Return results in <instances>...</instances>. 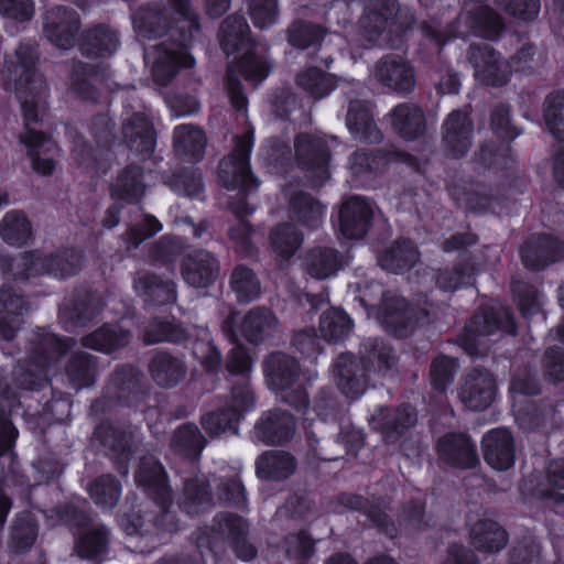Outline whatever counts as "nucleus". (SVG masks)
<instances>
[{"label":"nucleus","mask_w":564,"mask_h":564,"mask_svg":"<svg viewBox=\"0 0 564 564\" xmlns=\"http://www.w3.org/2000/svg\"><path fill=\"white\" fill-rule=\"evenodd\" d=\"M139 39L151 40L165 34L173 40L169 46L161 43L145 50L144 58L151 63L155 84L166 86L180 67H192L194 57L186 44L198 29L197 17L188 0H165V3L140 8L132 18Z\"/></svg>","instance_id":"1"},{"label":"nucleus","mask_w":564,"mask_h":564,"mask_svg":"<svg viewBox=\"0 0 564 564\" xmlns=\"http://www.w3.org/2000/svg\"><path fill=\"white\" fill-rule=\"evenodd\" d=\"M37 51L34 45L21 44L14 55L6 62L1 72L2 86L13 89L21 106L25 131L20 134V141L26 147L34 171L40 174H51L55 169V159L59 154L56 143L42 132L30 129L29 126L39 119L40 110L46 105L48 89L35 64Z\"/></svg>","instance_id":"2"},{"label":"nucleus","mask_w":564,"mask_h":564,"mask_svg":"<svg viewBox=\"0 0 564 564\" xmlns=\"http://www.w3.org/2000/svg\"><path fill=\"white\" fill-rule=\"evenodd\" d=\"M250 28L241 15L232 14L223 23L219 40L227 55L241 53L239 59H234L228 67L227 90L232 106L237 110H245L247 98L236 74H242L246 79L260 83L269 74L270 68L265 61L259 58L253 52V43L249 37Z\"/></svg>","instance_id":"3"},{"label":"nucleus","mask_w":564,"mask_h":564,"mask_svg":"<svg viewBox=\"0 0 564 564\" xmlns=\"http://www.w3.org/2000/svg\"><path fill=\"white\" fill-rule=\"evenodd\" d=\"M362 364L351 355H340L333 368L334 382L349 399H357L367 389V370L384 373L394 365L392 349L377 339H368L360 350Z\"/></svg>","instance_id":"4"},{"label":"nucleus","mask_w":564,"mask_h":564,"mask_svg":"<svg viewBox=\"0 0 564 564\" xmlns=\"http://www.w3.org/2000/svg\"><path fill=\"white\" fill-rule=\"evenodd\" d=\"M73 340H62L54 334L37 330L32 335L26 358L13 370V380L20 390H35L47 381L50 369L69 348Z\"/></svg>","instance_id":"5"},{"label":"nucleus","mask_w":564,"mask_h":564,"mask_svg":"<svg viewBox=\"0 0 564 564\" xmlns=\"http://www.w3.org/2000/svg\"><path fill=\"white\" fill-rule=\"evenodd\" d=\"M505 332L516 335V324L509 310L500 304L482 307L465 327L462 345L468 355H481Z\"/></svg>","instance_id":"6"},{"label":"nucleus","mask_w":564,"mask_h":564,"mask_svg":"<svg viewBox=\"0 0 564 564\" xmlns=\"http://www.w3.org/2000/svg\"><path fill=\"white\" fill-rule=\"evenodd\" d=\"M82 264V252L65 249L50 256L39 252L23 253L12 260L9 271L15 280L20 281L43 274L65 279L78 272Z\"/></svg>","instance_id":"7"},{"label":"nucleus","mask_w":564,"mask_h":564,"mask_svg":"<svg viewBox=\"0 0 564 564\" xmlns=\"http://www.w3.org/2000/svg\"><path fill=\"white\" fill-rule=\"evenodd\" d=\"M381 303L376 312V318L389 332L403 337L412 332L417 323L412 310L408 308L405 300L383 291L380 283L372 282L360 290L359 301L367 307L375 310L377 300Z\"/></svg>","instance_id":"8"},{"label":"nucleus","mask_w":564,"mask_h":564,"mask_svg":"<svg viewBox=\"0 0 564 564\" xmlns=\"http://www.w3.org/2000/svg\"><path fill=\"white\" fill-rule=\"evenodd\" d=\"M501 18L487 4L475 1L466 3L454 25L444 31L441 26L427 25L425 33L434 39L437 44L447 36H467L469 34L480 35L487 39H496L502 31Z\"/></svg>","instance_id":"9"},{"label":"nucleus","mask_w":564,"mask_h":564,"mask_svg":"<svg viewBox=\"0 0 564 564\" xmlns=\"http://www.w3.org/2000/svg\"><path fill=\"white\" fill-rule=\"evenodd\" d=\"M265 373L269 386L282 399L296 409L308 410V398L300 383V367L297 361L285 354H272L265 360Z\"/></svg>","instance_id":"10"},{"label":"nucleus","mask_w":564,"mask_h":564,"mask_svg":"<svg viewBox=\"0 0 564 564\" xmlns=\"http://www.w3.org/2000/svg\"><path fill=\"white\" fill-rule=\"evenodd\" d=\"M252 144V131H247L242 137H236L232 152L220 162L219 181L227 188H239L242 194L258 188L259 182L251 174L249 165Z\"/></svg>","instance_id":"11"},{"label":"nucleus","mask_w":564,"mask_h":564,"mask_svg":"<svg viewBox=\"0 0 564 564\" xmlns=\"http://www.w3.org/2000/svg\"><path fill=\"white\" fill-rule=\"evenodd\" d=\"M328 141L335 142L334 137L300 134L295 140V154L299 165L312 173V186H321L328 180Z\"/></svg>","instance_id":"12"},{"label":"nucleus","mask_w":564,"mask_h":564,"mask_svg":"<svg viewBox=\"0 0 564 564\" xmlns=\"http://www.w3.org/2000/svg\"><path fill=\"white\" fill-rule=\"evenodd\" d=\"M469 62L476 79L488 86H503L511 77V65L490 45H470Z\"/></svg>","instance_id":"13"},{"label":"nucleus","mask_w":564,"mask_h":564,"mask_svg":"<svg viewBox=\"0 0 564 564\" xmlns=\"http://www.w3.org/2000/svg\"><path fill=\"white\" fill-rule=\"evenodd\" d=\"M371 75L382 86L399 94H410L415 87L414 66L398 54L382 56L375 64Z\"/></svg>","instance_id":"14"},{"label":"nucleus","mask_w":564,"mask_h":564,"mask_svg":"<svg viewBox=\"0 0 564 564\" xmlns=\"http://www.w3.org/2000/svg\"><path fill=\"white\" fill-rule=\"evenodd\" d=\"M254 405L253 393L245 382L234 387L230 393V404L219 412H212L202 417L205 431L213 436L219 435L232 429L241 415Z\"/></svg>","instance_id":"15"},{"label":"nucleus","mask_w":564,"mask_h":564,"mask_svg":"<svg viewBox=\"0 0 564 564\" xmlns=\"http://www.w3.org/2000/svg\"><path fill=\"white\" fill-rule=\"evenodd\" d=\"M80 26L78 13L65 7L48 10L43 18V33L56 47L68 50L74 46Z\"/></svg>","instance_id":"16"},{"label":"nucleus","mask_w":564,"mask_h":564,"mask_svg":"<svg viewBox=\"0 0 564 564\" xmlns=\"http://www.w3.org/2000/svg\"><path fill=\"white\" fill-rule=\"evenodd\" d=\"M496 395V381L482 368H474L460 381L458 398L470 410H484L489 406Z\"/></svg>","instance_id":"17"},{"label":"nucleus","mask_w":564,"mask_h":564,"mask_svg":"<svg viewBox=\"0 0 564 564\" xmlns=\"http://www.w3.org/2000/svg\"><path fill=\"white\" fill-rule=\"evenodd\" d=\"M373 217L371 202L351 196L339 210V230L347 239H361L366 236Z\"/></svg>","instance_id":"18"},{"label":"nucleus","mask_w":564,"mask_h":564,"mask_svg":"<svg viewBox=\"0 0 564 564\" xmlns=\"http://www.w3.org/2000/svg\"><path fill=\"white\" fill-rule=\"evenodd\" d=\"M121 133L131 152L143 159L153 153L156 145V132L152 121L144 113L135 112L124 119Z\"/></svg>","instance_id":"19"},{"label":"nucleus","mask_w":564,"mask_h":564,"mask_svg":"<svg viewBox=\"0 0 564 564\" xmlns=\"http://www.w3.org/2000/svg\"><path fill=\"white\" fill-rule=\"evenodd\" d=\"M219 269L217 259L209 251L197 250L182 260L181 273L189 286L206 289L215 282Z\"/></svg>","instance_id":"20"},{"label":"nucleus","mask_w":564,"mask_h":564,"mask_svg":"<svg viewBox=\"0 0 564 564\" xmlns=\"http://www.w3.org/2000/svg\"><path fill=\"white\" fill-rule=\"evenodd\" d=\"M30 311V303L10 284L0 288V339L14 338L21 318Z\"/></svg>","instance_id":"21"},{"label":"nucleus","mask_w":564,"mask_h":564,"mask_svg":"<svg viewBox=\"0 0 564 564\" xmlns=\"http://www.w3.org/2000/svg\"><path fill=\"white\" fill-rule=\"evenodd\" d=\"M473 131V122L467 112L452 111L443 123L445 151L454 158L464 155L471 144Z\"/></svg>","instance_id":"22"},{"label":"nucleus","mask_w":564,"mask_h":564,"mask_svg":"<svg viewBox=\"0 0 564 564\" xmlns=\"http://www.w3.org/2000/svg\"><path fill=\"white\" fill-rule=\"evenodd\" d=\"M399 12L395 0H380L373 8L368 9L359 21L361 36L369 44L378 42L387 28L395 25L394 18Z\"/></svg>","instance_id":"23"},{"label":"nucleus","mask_w":564,"mask_h":564,"mask_svg":"<svg viewBox=\"0 0 564 564\" xmlns=\"http://www.w3.org/2000/svg\"><path fill=\"white\" fill-rule=\"evenodd\" d=\"M482 452L488 465L497 470H507L514 463V442L506 429H495L482 437Z\"/></svg>","instance_id":"24"},{"label":"nucleus","mask_w":564,"mask_h":564,"mask_svg":"<svg viewBox=\"0 0 564 564\" xmlns=\"http://www.w3.org/2000/svg\"><path fill=\"white\" fill-rule=\"evenodd\" d=\"M295 423L291 414L274 410L265 413L256 424L252 438L264 444H279L289 441Z\"/></svg>","instance_id":"25"},{"label":"nucleus","mask_w":564,"mask_h":564,"mask_svg":"<svg viewBox=\"0 0 564 564\" xmlns=\"http://www.w3.org/2000/svg\"><path fill=\"white\" fill-rule=\"evenodd\" d=\"M440 458L451 466L471 468L477 462V453L469 437L465 434H447L437 444Z\"/></svg>","instance_id":"26"},{"label":"nucleus","mask_w":564,"mask_h":564,"mask_svg":"<svg viewBox=\"0 0 564 564\" xmlns=\"http://www.w3.org/2000/svg\"><path fill=\"white\" fill-rule=\"evenodd\" d=\"M561 259H564V246L547 236L533 237L522 249L524 264L534 270L542 269Z\"/></svg>","instance_id":"27"},{"label":"nucleus","mask_w":564,"mask_h":564,"mask_svg":"<svg viewBox=\"0 0 564 564\" xmlns=\"http://www.w3.org/2000/svg\"><path fill=\"white\" fill-rule=\"evenodd\" d=\"M279 329L275 315L268 308L254 307L242 318L241 335L250 343L258 344L273 336Z\"/></svg>","instance_id":"28"},{"label":"nucleus","mask_w":564,"mask_h":564,"mask_svg":"<svg viewBox=\"0 0 564 564\" xmlns=\"http://www.w3.org/2000/svg\"><path fill=\"white\" fill-rule=\"evenodd\" d=\"M173 148L176 155L188 161L203 159L206 137L200 128L192 123L178 124L173 131Z\"/></svg>","instance_id":"29"},{"label":"nucleus","mask_w":564,"mask_h":564,"mask_svg":"<svg viewBox=\"0 0 564 564\" xmlns=\"http://www.w3.org/2000/svg\"><path fill=\"white\" fill-rule=\"evenodd\" d=\"M215 529L220 535L231 540L238 557L250 561L256 556V549L245 541L248 525L241 517L219 514L215 519Z\"/></svg>","instance_id":"30"},{"label":"nucleus","mask_w":564,"mask_h":564,"mask_svg":"<svg viewBox=\"0 0 564 564\" xmlns=\"http://www.w3.org/2000/svg\"><path fill=\"white\" fill-rule=\"evenodd\" d=\"M295 469V458L284 451H267L256 462L258 477L268 480H284L293 475Z\"/></svg>","instance_id":"31"},{"label":"nucleus","mask_w":564,"mask_h":564,"mask_svg":"<svg viewBox=\"0 0 564 564\" xmlns=\"http://www.w3.org/2000/svg\"><path fill=\"white\" fill-rule=\"evenodd\" d=\"M346 126L355 139L377 142L381 139L380 131L372 119L370 105L354 100L349 105Z\"/></svg>","instance_id":"32"},{"label":"nucleus","mask_w":564,"mask_h":564,"mask_svg":"<svg viewBox=\"0 0 564 564\" xmlns=\"http://www.w3.org/2000/svg\"><path fill=\"white\" fill-rule=\"evenodd\" d=\"M135 481L143 487L149 495L159 500L162 509L170 500V489L166 484L163 467L153 458L142 460L135 476Z\"/></svg>","instance_id":"33"},{"label":"nucleus","mask_w":564,"mask_h":564,"mask_svg":"<svg viewBox=\"0 0 564 564\" xmlns=\"http://www.w3.org/2000/svg\"><path fill=\"white\" fill-rule=\"evenodd\" d=\"M390 118L393 129L404 139L414 140L425 131L424 113L414 104L398 105L391 111Z\"/></svg>","instance_id":"34"},{"label":"nucleus","mask_w":564,"mask_h":564,"mask_svg":"<svg viewBox=\"0 0 564 564\" xmlns=\"http://www.w3.org/2000/svg\"><path fill=\"white\" fill-rule=\"evenodd\" d=\"M119 47V39L110 26L100 24L87 30L80 45L82 53L88 57H109Z\"/></svg>","instance_id":"35"},{"label":"nucleus","mask_w":564,"mask_h":564,"mask_svg":"<svg viewBox=\"0 0 564 564\" xmlns=\"http://www.w3.org/2000/svg\"><path fill=\"white\" fill-rule=\"evenodd\" d=\"M341 265V256L333 248H314L307 252L304 260L305 272L315 280L334 276Z\"/></svg>","instance_id":"36"},{"label":"nucleus","mask_w":564,"mask_h":564,"mask_svg":"<svg viewBox=\"0 0 564 564\" xmlns=\"http://www.w3.org/2000/svg\"><path fill=\"white\" fill-rule=\"evenodd\" d=\"M149 368L152 379L163 388L176 386L186 375L185 364L166 352L155 354Z\"/></svg>","instance_id":"37"},{"label":"nucleus","mask_w":564,"mask_h":564,"mask_svg":"<svg viewBox=\"0 0 564 564\" xmlns=\"http://www.w3.org/2000/svg\"><path fill=\"white\" fill-rule=\"evenodd\" d=\"M137 293L149 303L167 304L176 300L175 284L151 273H139L134 280Z\"/></svg>","instance_id":"38"},{"label":"nucleus","mask_w":564,"mask_h":564,"mask_svg":"<svg viewBox=\"0 0 564 564\" xmlns=\"http://www.w3.org/2000/svg\"><path fill=\"white\" fill-rule=\"evenodd\" d=\"M415 422L416 414L410 406L398 410L379 409L370 420L372 426L380 430L388 438H392L393 433L401 434Z\"/></svg>","instance_id":"39"},{"label":"nucleus","mask_w":564,"mask_h":564,"mask_svg":"<svg viewBox=\"0 0 564 564\" xmlns=\"http://www.w3.org/2000/svg\"><path fill=\"white\" fill-rule=\"evenodd\" d=\"M473 545L482 552H497L507 544V533L491 519H481L470 529Z\"/></svg>","instance_id":"40"},{"label":"nucleus","mask_w":564,"mask_h":564,"mask_svg":"<svg viewBox=\"0 0 564 564\" xmlns=\"http://www.w3.org/2000/svg\"><path fill=\"white\" fill-rule=\"evenodd\" d=\"M131 338L129 330L121 325H104L94 333L83 338L85 347L101 351L111 352L126 346Z\"/></svg>","instance_id":"41"},{"label":"nucleus","mask_w":564,"mask_h":564,"mask_svg":"<svg viewBox=\"0 0 564 564\" xmlns=\"http://www.w3.org/2000/svg\"><path fill=\"white\" fill-rule=\"evenodd\" d=\"M284 195H290V208L293 217L310 228H317L323 220L325 207L312 196L303 192L290 193L284 189Z\"/></svg>","instance_id":"42"},{"label":"nucleus","mask_w":564,"mask_h":564,"mask_svg":"<svg viewBox=\"0 0 564 564\" xmlns=\"http://www.w3.org/2000/svg\"><path fill=\"white\" fill-rule=\"evenodd\" d=\"M20 393L0 379V456L8 452L18 436V431L7 417V411L19 405Z\"/></svg>","instance_id":"43"},{"label":"nucleus","mask_w":564,"mask_h":564,"mask_svg":"<svg viewBox=\"0 0 564 564\" xmlns=\"http://www.w3.org/2000/svg\"><path fill=\"white\" fill-rule=\"evenodd\" d=\"M417 260V251L411 241H397L379 256V264L383 270L401 273L412 268Z\"/></svg>","instance_id":"44"},{"label":"nucleus","mask_w":564,"mask_h":564,"mask_svg":"<svg viewBox=\"0 0 564 564\" xmlns=\"http://www.w3.org/2000/svg\"><path fill=\"white\" fill-rule=\"evenodd\" d=\"M144 191L143 173L138 166L127 167L111 184L112 196L127 202L139 200Z\"/></svg>","instance_id":"45"},{"label":"nucleus","mask_w":564,"mask_h":564,"mask_svg":"<svg viewBox=\"0 0 564 564\" xmlns=\"http://www.w3.org/2000/svg\"><path fill=\"white\" fill-rule=\"evenodd\" d=\"M205 445L204 436L194 424H184L176 429L171 441L173 451L187 458L198 457Z\"/></svg>","instance_id":"46"},{"label":"nucleus","mask_w":564,"mask_h":564,"mask_svg":"<svg viewBox=\"0 0 564 564\" xmlns=\"http://www.w3.org/2000/svg\"><path fill=\"white\" fill-rule=\"evenodd\" d=\"M319 329L325 340L329 343L340 341L352 329V321L346 312L339 308H330L323 313Z\"/></svg>","instance_id":"47"},{"label":"nucleus","mask_w":564,"mask_h":564,"mask_svg":"<svg viewBox=\"0 0 564 564\" xmlns=\"http://www.w3.org/2000/svg\"><path fill=\"white\" fill-rule=\"evenodd\" d=\"M297 86L315 99L330 94L336 87L335 78L316 67L301 72L296 77Z\"/></svg>","instance_id":"48"},{"label":"nucleus","mask_w":564,"mask_h":564,"mask_svg":"<svg viewBox=\"0 0 564 564\" xmlns=\"http://www.w3.org/2000/svg\"><path fill=\"white\" fill-rule=\"evenodd\" d=\"M303 236L290 224L278 225L270 234L273 251L282 259H290L301 247Z\"/></svg>","instance_id":"49"},{"label":"nucleus","mask_w":564,"mask_h":564,"mask_svg":"<svg viewBox=\"0 0 564 564\" xmlns=\"http://www.w3.org/2000/svg\"><path fill=\"white\" fill-rule=\"evenodd\" d=\"M231 290L237 300L242 303L254 301L261 293L260 281L253 271L245 265H238L231 273Z\"/></svg>","instance_id":"50"},{"label":"nucleus","mask_w":564,"mask_h":564,"mask_svg":"<svg viewBox=\"0 0 564 564\" xmlns=\"http://www.w3.org/2000/svg\"><path fill=\"white\" fill-rule=\"evenodd\" d=\"M236 312H231L221 325L223 333L235 344L231 348L227 368L231 373L243 375L251 370V358L246 348L236 343V333L234 325L236 321Z\"/></svg>","instance_id":"51"},{"label":"nucleus","mask_w":564,"mask_h":564,"mask_svg":"<svg viewBox=\"0 0 564 564\" xmlns=\"http://www.w3.org/2000/svg\"><path fill=\"white\" fill-rule=\"evenodd\" d=\"M66 373L74 389L89 387L94 383L96 376V366L91 356L86 352L74 355L66 368Z\"/></svg>","instance_id":"52"},{"label":"nucleus","mask_w":564,"mask_h":564,"mask_svg":"<svg viewBox=\"0 0 564 564\" xmlns=\"http://www.w3.org/2000/svg\"><path fill=\"white\" fill-rule=\"evenodd\" d=\"M101 310L99 300L94 295H86L74 303L65 305L59 311L61 318L74 325H85Z\"/></svg>","instance_id":"53"},{"label":"nucleus","mask_w":564,"mask_h":564,"mask_svg":"<svg viewBox=\"0 0 564 564\" xmlns=\"http://www.w3.org/2000/svg\"><path fill=\"white\" fill-rule=\"evenodd\" d=\"M230 208L232 213L237 216V218L234 221V224L229 227V237L239 252L249 253L252 250V231L248 223L242 218V216L251 214L252 209L249 208L246 204H231Z\"/></svg>","instance_id":"54"},{"label":"nucleus","mask_w":564,"mask_h":564,"mask_svg":"<svg viewBox=\"0 0 564 564\" xmlns=\"http://www.w3.org/2000/svg\"><path fill=\"white\" fill-rule=\"evenodd\" d=\"M0 236L8 243L19 246L30 238L31 225L22 213H8L0 221Z\"/></svg>","instance_id":"55"},{"label":"nucleus","mask_w":564,"mask_h":564,"mask_svg":"<svg viewBox=\"0 0 564 564\" xmlns=\"http://www.w3.org/2000/svg\"><path fill=\"white\" fill-rule=\"evenodd\" d=\"M88 491L96 505L104 508H113L121 495V487L113 477L105 475L98 477Z\"/></svg>","instance_id":"56"},{"label":"nucleus","mask_w":564,"mask_h":564,"mask_svg":"<svg viewBox=\"0 0 564 564\" xmlns=\"http://www.w3.org/2000/svg\"><path fill=\"white\" fill-rule=\"evenodd\" d=\"M96 435L111 452L121 454L124 458L128 457L126 453L131 448L132 438L134 437L132 431L127 432L126 430L104 424L97 429Z\"/></svg>","instance_id":"57"},{"label":"nucleus","mask_w":564,"mask_h":564,"mask_svg":"<svg viewBox=\"0 0 564 564\" xmlns=\"http://www.w3.org/2000/svg\"><path fill=\"white\" fill-rule=\"evenodd\" d=\"M544 119L550 132L564 142V91L547 97Z\"/></svg>","instance_id":"58"},{"label":"nucleus","mask_w":564,"mask_h":564,"mask_svg":"<svg viewBox=\"0 0 564 564\" xmlns=\"http://www.w3.org/2000/svg\"><path fill=\"white\" fill-rule=\"evenodd\" d=\"M323 31L318 25L304 21L294 22L288 30L290 45L304 50L319 43Z\"/></svg>","instance_id":"59"},{"label":"nucleus","mask_w":564,"mask_h":564,"mask_svg":"<svg viewBox=\"0 0 564 564\" xmlns=\"http://www.w3.org/2000/svg\"><path fill=\"white\" fill-rule=\"evenodd\" d=\"M457 369L458 364L455 359L447 356L436 357L430 370L431 382L434 389L445 391L453 382Z\"/></svg>","instance_id":"60"},{"label":"nucleus","mask_w":564,"mask_h":564,"mask_svg":"<svg viewBox=\"0 0 564 564\" xmlns=\"http://www.w3.org/2000/svg\"><path fill=\"white\" fill-rule=\"evenodd\" d=\"M108 543V530L99 527L87 531L77 542L76 551L83 558H89L105 552Z\"/></svg>","instance_id":"61"},{"label":"nucleus","mask_w":564,"mask_h":564,"mask_svg":"<svg viewBox=\"0 0 564 564\" xmlns=\"http://www.w3.org/2000/svg\"><path fill=\"white\" fill-rule=\"evenodd\" d=\"M547 488L542 489L540 494L547 499L554 500L556 503H564V458L550 462L546 468Z\"/></svg>","instance_id":"62"},{"label":"nucleus","mask_w":564,"mask_h":564,"mask_svg":"<svg viewBox=\"0 0 564 564\" xmlns=\"http://www.w3.org/2000/svg\"><path fill=\"white\" fill-rule=\"evenodd\" d=\"M184 481L181 506L188 514H197L208 505L209 494L204 486L198 484L197 479H185Z\"/></svg>","instance_id":"63"},{"label":"nucleus","mask_w":564,"mask_h":564,"mask_svg":"<svg viewBox=\"0 0 564 564\" xmlns=\"http://www.w3.org/2000/svg\"><path fill=\"white\" fill-rule=\"evenodd\" d=\"M36 525L29 514L19 517L12 528L11 546L23 552L32 546L36 538Z\"/></svg>","instance_id":"64"}]
</instances>
